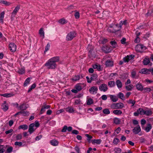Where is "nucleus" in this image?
Returning a JSON list of instances; mask_svg holds the SVG:
<instances>
[{
  "instance_id": "obj_4",
  "label": "nucleus",
  "mask_w": 153,
  "mask_h": 153,
  "mask_svg": "<svg viewBox=\"0 0 153 153\" xmlns=\"http://www.w3.org/2000/svg\"><path fill=\"white\" fill-rule=\"evenodd\" d=\"M76 36V33L74 31L70 32L67 35L66 37V40L71 41Z\"/></svg>"
},
{
  "instance_id": "obj_3",
  "label": "nucleus",
  "mask_w": 153,
  "mask_h": 153,
  "mask_svg": "<svg viewBox=\"0 0 153 153\" xmlns=\"http://www.w3.org/2000/svg\"><path fill=\"white\" fill-rule=\"evenodd\" d=\"M119 30V29L116 26V25L114 26L110 25L107 29L108 32L112 33H115Z\"/></svg>"
},
{
  "instance_id": "obj_49",
  "label": "nucleus",
  "mask_w": 153,
  "mask_h": 153,
  "mask_svg": "<svg viewBox=\"0 0 153 153\" xmlns=\"http://www.w3.org/2000/svg\"><path fill=\"white\" fill-rule=\"evenodd\" d=\"M120 140L118 138H116L114 139L113 141V143L115 145H117L120 142Z\"/></svg>"
},
{
  "instance_id": "obj_38",
  "label": "nucleus",
  "mask_w": 153,
  "mask_h": 153,
  "mask_svg": "<svg viewBox=\"0 0 153 153\" xmlns=\"http://www.w3.org/2000/svg\"><path fill=\"white\" fill-rule=\"evenodd\" d=\"M114 123L116 124H119L120 123V119L117 118H115L114 120Z\"/></svg>"
},
{
  "instance_id": "obj_11",
  "label": "nucleus",
  "mask_w": 153,
  "mask_h": 153,
  "mask_svg": "<svg viewBox=\"0 0 153 153\" xmlns=\"http://www.w3.org/2000/svg\"><path fill=\"white\" fill-rule=\"evenodd\" d=\"M141 130L140 127L139 125H138L133 129L132 131L135 134H137L141 131Z\"/></svg>"
},
{
  "instance_id": "obj_32",
  "label": "nucleus",
  "mask_w": 153,
  "mask_h": 153,
  "mask_svg": "<svg viewBox=\"0 0 153 153\" xmlns=\"http://www.w3.org/2000/svg\"><path fill=\"white\" fill-rule=\"evenodd\" d=\"M0 3L1 4H3L5 5L6 6H8L10 5L11 4V3L8 2L7 1H6L4 0H1L0 1Z\"/></svg>"
},
{
  "instance_id": "obj_8",
  "label": "nucleus",
  "mask_w": 153,
  "mask_h": 153,
  "mask_svg": "<svg viewBox=\"0 0 153 153\" xmlns=\"http://www.w3.org/2000/svg\"><path fill=\"white\" fill-rule=\"evenodd\" d=\"M9 49L11 52H15L16 49V45L13 43H11L9 45Z\"/></svg>"
},
{
  "instance_id": "obj_28",
  "label": "nucleus",
  "mask_w": 153,
  "mask_h": 153,
  "mask_svg": "<svg viewBox=\"0 0 153 153\" xmlns=\"http://www.w3.org/2000/svg\"><path fill=\"white\" fill-rule=\"evenodd\" d=\"M115 82L114 81H110L108 82V85L110 88H112L115 86Z\"/></svg>"
},
{
  "instance_id": "obj_48",
  "label": "nucleus",
  "mask_w": 153,
  "mask_h": 153,
  "mask_svg": "<svg viewBox=\"0 0 153 153\" xmlns=\"http://www.w3.org/2000/svg\"><path fill=\"white\" fill-rule=\"evenodd\" d=\"M13 150V148L11 146L7 148L5 153H10Z\"/></svg>"
},
{
  "instance_id": "obj_23",
  "label": "nucleus",
  "mask_w": 153,
  "mask_h": 153,
  "mask_svg": "<svg viewBox=\"0 0 153 153\" xmlns=\"http://www.w3.org/2000/svg\"><path fill=\"white\" fill-rule=\"evenodd\" d=\"M20 5H18L16 6L13 10V11L12 13L13 14L16 15L17 14V13L18 12L19 10L20 9Z\"/></svg>"
},
{
  "instance_id": "obj_52",
  "label": "nucleus",
  "mask_w": 153,
  "mask_h": 153,
  "mask_svg": "<svg viewBox=\"0 0 153 153\" xmlns=\"http://www.w3.org/2000/svg\"><path fill=\"white\" fill-rule=\"evenodd\" d=\"M76 89L78 91H79L81 90L82 89L81 86L79 84H77L76 85Z\"/></svg>"
},
{
  "instance_id": "obj_14",
  "label": "nucleus",
  "mask_w": 153,
  "mask_h": 153,
  "mask_svg": "<svg viewBox=\"0 0 153 153\" xmlns=\"http://www.w3.org/2000/svg\"><path fill=\"white\" fill-rule=\"evenodd\" d=\"M153 14V7L150 6L149 7V10L148 12L146 14V16H151Z\"/></svg>"
},
{
  "instance_id": "obj_21",
  "label": "nucleus",
  "mask_w": 153,
  "mask_h": 153,
  "mask_svg": "<svg viewBox=\"0 0 153 153\" xmlns=\"http://www.w3.org/2000/svg\"><path fill=\"white\" fill-rule=\"evenodd\" d=\"M110 99L113 102H116L118 101V98L116 96L114 95H110Z\"/></svg>"
},
{
  "instance_id": "obj_35",
  "label": "nucleus",
  "mask_w": 153,
  "mask_h": 153,
  "mask_svg": "<svg viewBox=\"0 0 153 153\" xmlns=\"http://www.w3.org/2000/svg\"><path fill=\"white\" fill-rule=\"evenodd\" d=\"M39 34L41 36H42L43 39L44 38V32L43 30V28H41L39 30Z\"/></svg>"
},
{
  "instance_id": "obj_64",
  "label": "nucleus",
  "mask_w": 153,
  "mask_h": 153,
  "mask_svg": "<svg viewBox=\"0 0 153 153\" xmlns=\"http://www.w3.org/2000/svg\"><path fill=\"white\" fill-rule=\"evenodd\" d=\"M146 123V121L145 119H141V124L142 125H144Z\"/></svg>"
},
{
  "instance_id": "obj_20",
  "label": "nucleus",
  "mask_w": 153,
  "mask_h": 153,
  "mask_svg": "<svg viewBox=\"0 0 153 153\" xmlns=\"http://www.w3.org/2000/svg\"><path fill=\"white\" fill-rule=\"evenodd\" d=\"M152 128V125L150 123L147 124V126L145 128L144 130L147 132H149Z\"/></svg>"
},
{
  "instance_id": "obj_7",
  "label": "nucleus",
  "mask_w": 153,
  "mask_h": 153,
  "mask_svg": "<svg viewBox=\"0 0 153 153\" xmlns=\"http://www.w3.org/2000/svg\"><path fill=\"white\" fill-rule=\"evenodd\" d=\"M35 124L34 123L30 124L29 126L28 132L30 134L33 133L36 129V128H34Z\"/></svg>"
},
{
  "instance_id": "obj_56",
  "label": "nucleus",
  "mask_w": 153,
  "mask_h": 153,
  "mask_svg": "<svg viewBox=\"0 0 153 153\" xmlns=\"http://www.w3.org/2000/svg\"><path fill=\"white\" fill-rule=\"evenodd\" d=\"M22 138V135L21 134H18L16 136V140H19Z\"/></svg>"
},
{
  "instance_id": "obj_22",
  "label": "nucleus",
  "mask_w": 153,
  "mask_h": 153,
  "mask_svg": "<svg viewBox=\"0 0 153 153\" xmlns=\"http://www.w3.org/2000/svg\"><path fill=\"white\" fill-rule=\"evenodd\" d=\"M91 142L93 144L96 143L97 144H100L101 143L102 140L100 139H94L91 140Z\"/></svg>"
},
{
  "instance_id": "obj_27",
  "label": "nucleus",
  "mask_w": 153,
  "mask_h": 153,
  "mask_svg": "<svg viewBox=\"0 0 153 153\" xmlns=\"http://www.w3.org/2000/svg\"><path fill=\"white\" fill-rule=\"evenodd\" d=\"M116 84L118 88H121L122 86L121 82L119 80H117L116 81Z\"/></svg>"
},
{
  "instance_id": "obj_57",
  "label": "nucleus",
  "mask_w": 153,
  "mask_h": 153,
  "mask_svg": "<svg viewBox=\"0 0 153 153\" xmlns=\"http://www.w3.org/2000/svg\"><path fill=\"white\" fill-rule=\"evenodd\" d=\"M143 90L145 92H149L151 91V89L149 88H143Z\"/></svg>"
},
{
  "instance_id": "obj_53",
  "label": "nucleus",
  "mask_w": 153,
  "mask_h": 153,
  "mask_svg": "<svg viewBox=\"0 0 153 153\" xmlns=\"http://www.w3.org/2000/svg\"><path fill=\"white\" fill-rule=\"evenodd\" d=\"M97 77V76L96 74H93L91 77L90 78V79L92 80H96Z\"/></svg>"
},
{
  "instance_id": "obj_45",
  "label": "nucleus",
  "mask_w": 153,
  "mask_h": 153,
  "mask_svg": "<svg viewBox=\"0 0 153 153\" xmlns=\"http://www.w3.org/2000/svg\"><path fill=\"white\" fill-rule=\"evenodd\" d=\"M103 113L106 114H110V112L108 108L104 109L102 111Z\"/></svg>"
},
{
  "instance_id": "obj_41",
  "label": "nucleus",
  "mask_w": 153,
  "mask_h": 153,
  "mask_svg": "<svg viewBox=\"0 0 153 153\" xmlns=\"http://www.w3.org/2000/svg\"><path fill=\"white\" fill-rule=\"evenodd\" d=\"M66 110L67 112L70 113H73L74 111V110L73 108L72 107L67 108L66 109Z\"/></svg>"
},
{
  "instance_id": "obj_54",
  "label": "nucleus",
  "mask_w": 153,
  "mask_h": 153,
  "mask_svg": "<svg viewBox=\"0 0 153 153\" xmlns=\"http://www.w3.org/2000/svg\"><path fill=\"white\" fill-rule=\"evenodd\" d=\"M93 103V100L91 98H89L87 100V104L88 105H90Z\"/></svg>"
},
{
  "instance_id": "obj_55",
  "label": "nucleus",
  "mask_w": 153,
  "mask_h": 153,
  "mask_svg": "<svg viewBox=\"0 0 153 153\" xmlns=\"http://www.w3.org/2000/svg\"><path fill=\"white\" fill-rule=\"evenodd\" d=\"M85 136L88 137L87 140L88 142H90L91 141V139L92 138V136L89 135L88 134H85Z\"/></svg>"
},
{
  "instance_id": "obj_44",
  "label": "nucleus",
  "mask_w": 153,
  "mask_h": 153,
  "mask_svg": "<svg viewBox=\"0 0 153 153\" xmlns=\"http://www.w3.org/2000/svg\"><path fill=\"white\" fill-rule=\"evenodd\" d=\"M80 78V76L79 75L75 76L73 77L71 79L73 81H76L78 80Z\"/></svg>"
},
{
  "instance_id": "obj_19",
  "label": "nucleus",
  "mask_w": 153,
  "mask_h": 153,
  "mask_svg": "<svg viewBox=\"0 0 153 153\" xmlns=\"http://www.w3.org/2000/svg\"><path fill=\"white\" fill-rule=\"evenodd\" d=\"M6 103V101H4L1 105L2 109L5 111H7L8 109V106Z\"/></svg>"
},
{
  "instance_id": "obj_2",
  "label": "nucleus",
  "mask_w": 153,
  "mask_h": 153,
  "mask_svg": "<svg viewBox=\"0 0 153 153\" xmlns=\"http://www.w3.org/2000/svg\"><path fill=\"white\" fill-rule=\"evenodd\" d=\"M124 107L123 104L122 102L113 103L110 106V108L113 109H120Z\"/></svg>"
},
{
  "instance_id": "obj_10",
  "label": "nucleus",
  "mask_w": 153,
  "mask_h": 153,
  "mask_svg": "<svg viewBox=\"0 0 153 153\" xmlns=\"http://www.w3.org/2000/svg\"><path fill=\"white\" fill-rule=\"evenodd\" d=\"M145 49V47L143 45L140 44L137 45L135 47L136 51L139 52H142Z\"/></svg>"
},
{
  "instance_id": "obj_29",
  "label": "nucleus",
  "mask_w": 153,
  "mask_h": 153,
  "mask_svg": "<svg viewBox=\"0 0 153 153\" xmlns=\"http://www.w3.org/2000/svg\"><path fill=\"white\" fill-rule=\"evenodd\" d=\"M19 109L21 110H24L26 109L27 107L25 104L24 103L21 105L19 107Z\"/></svg>"
},
{
  "instance_id": "obj_61",
  "label": "nucleus",
  "mask_w": 153,
  "mask_h": 153,
  "mask_svg": "<svg viewBox=\"0 0 153 153\" xmlns=\"http://www.w3.org/2000/svg\"><path fill=\"white\" fill-rule=\"evenodd\" d=\"M22 144V143L21 142H16L14 143V145L15 146H21Z\"/></svg>"
},
{
  "instance_id": "obj_26",
  "label": "nucleus",
  "mask_w": 153,
  "mask_h": 153,
  "mask_svg": "<svg viewBox=\"0 0 153 153\" xmlns=\"http://www.w3.org/2000/svg\"><path fill=\"white\" fill-rule=\"evenodd\" d=\"M32 79V78L28 77L27 78L25 81L24 84V86L26 87L30 83V79Z\"/></svg>"
},
{
  "instance_id": "obj_63",
  "label": "nucleus",
  "mask_w": 153,
  "mask_h": 153,
  "mask_svg": "<svg viewBox=\"0 0 153 153\" xmlns=\"http://www.w3.org/2000/svg\"><path fill=\"white\" fill-rule=\"evenodd\" d=\"M67 129V126H65L63 128H62V132H65L66 131V130Z\"/></svg>"
},
{
  "instance_id": "obj_5",
  "label": "nucleus",
  "mask_w": 153,
  "mask_h": 153,
  "mask_svg": "<svg viewBox=\"0 0 153 153\" xmlns=\"http://www.w3.org/2000/svg\"><path fill=\"white\" fill-rule=\"evenodd\" d=\"M99 89L100 91H106L108 89L107 85L105 84H102L99 86Z\"/></svg>"
},
{
  "instance_id": "obj_17",
  "label": "nucleus",
  "mask_w": 153,
  "mask_h": 153,
  "mask_svg": "<svg viewBox=\"0 0 153 153\" xmlns=\"http://www.w3.org/2000/svg\"><path fill=\"white\" fill-rule=\"evenodd\" d=\"M102 50L105 53H108L111 50L109 47L107 46H103L102 48Z\"/></svg>"
},
{
  "instance_id": "obj_62",
  "label": "nucleus",
  "mask_w": 153,
  "mask_h": 153,
  "mask_svg": "<svg viewBox=\"0 0 153 153\" xmlns=\"http://www.w3.org/2000/svg\"><path fill=\"white\" fill-rule=\"evenodd\" d=\"M45 107L43 105L41 110L40 114H42L45 112Z\"/></svg>"
},
{
  "instance_id": "obj_33",
  "label": "nucleus",
  "mask_w": 153,
  "mask_h": 153,
  "mask_svg": "<svg viewBox=\"0 0 153 153\" xmlns=\"http://www.w3.org/2000/svg\"><path fill=\"white\" fill-rule=\"evenodd\" d=\"M134 86L133 85H126V88L128 91H130L132 90Z\"/></svg>"
},
{
  "instance_id": "obj_25",
  "label": "nucleus",
  "mask_w": 153,
  "mask_h": 153,
  "mask_svg": "<svg viewBox=\"0 0 153 153\" xmlns=\"http://www.w3.org/2000/svg\"><path fill=\"white\" fill-rule=\"evenodd\" d=\"M50 143L52 145L54 146H56L58 145V142L57 140L53 139L51 141Z\"/></svg>"
},
{
  "instance_id": "obj_16",
  "label": "nucleus",
  "mask_w": 153,
  "mask_h": 153,
  "mask_svg": "<svg viewBox=\"0 0 153 153\" xmlns=\"http://www.w3.org/2000/svg\"><path fill=\"white\" fill-rule=\"evenodd\" d=\"M140 73L144 74H149L150 73V69L143 68L141 70L140 72Z\"/></svg>"
},
{
  "instance_id": "obj_6",
  "label": "nucleus",
  "mask_w": 153,
  "mask_h": 153,
  "mask_svg": "<svg viewBox=\"0 0 153 153\" xmlns=\"http://www.w3.org/2000/svg\"><path fill=\"white\" fill-rule=\"evenodd\" d=\"M98 90L97 86H92L89 89V90L90 93L94 94L97 93Z\"/></svg>"
},
{
  "instance_id": "obj_34",
  "label": "nucleus",
  "mask_w": 153,
  "mask_h": 153,
  "mask_svg": "<svg viewBox=\"0 0 153 153\" xmlns=\"http://www.w3.org/2000/svg\"><path fill=\"white\" fill-rule=\"evenodd\" d=\"M28 128V126L26 124L21 125L19 126V129H22L23 130H26Z\"/></svg>"
},
{
  "instance_id": "obj_37",
  "label": "nucleus",
  "mask_w": 153,
  "mask_h": 153,
  "mask_svg": "<svg viewBox=\"0 0 153 153\" xmlns=\"http://www.w3.org/2000/svg\"><path fill=\"white\" fill-rule=\"evenodd\" d=\"M20 113V114H21L24 116H26L28 115L29 114V113L28 112L24 111L19 112L18 113Z\"/></svg>"
},
{
  "instance_id": "obj_30",
  "label": "nucleus",
  "mask_w": 153,
  "mask_h": 153,
  "mask_svg": "<svg viewBox=\"0 0 153 153\" xmlns=\"http://www.w3.org/2000/svg\"><path fill=\"white\" fill-rule=\"evenodd\" d=\"M122 113V111L120 110H116L113 111V113L117 115H120Z\"/></svg>"
},
{
  "instance_id": "obj_36",
  "label": "nucleus",
  "mask_w": 153,
  "mask_h": 153,
  "mask_svg": "<svg viewBox=\"0 0 153 153\" xmlns=\"http://www.w3.org/2000/svg\"><path fill=\"white\" fill-rule=\"evenodd\" d=\"M145 111V110L142 108H139L137 109V112H139L140 114V115H144Z\"/></svg>"
},
{
  "instance_id": "obj_58",
  "label": "nucleus",
  "mask_w": 153,
  "mask_h": 153,
  "mask_svg": "<svg viewBox=\"0 0 153 153\" xmlns=\"http://www.w3.org/2000/svg\"><path fill=\"white\" fill-rule=\"evenodd\" d=\"M50 47V45L49 43H48L45 47L44 52H47V51H48L49 50Z\"/></svg>"
},
{
  "instance_id": "obj_18",
  "label": "nucleus",
  "mask_w": 153,
  "mask_h": 153,
  "mask_svg": "<svg viewBox=\"0 0 153 153\" xmlns=\"http://www.w3.org/2000/svg\"><path fill=\"white\" fill-rule=\"evenodd\" d=\"M150 62V60L149 58L148 57H145L143 61V64L145 65H148Z\"/></svg>"
},
{
  "instance_id": "obj_42",
  "label": "nucleus",
  "mask_w": 153,
  "mask_h": 153,
  "mask_svg": "<svg viewBox=\"0 0 153 153\" xmlns=\"http://www.w3.org/2000/svg\"><path fill=\"white\" fill-rule=\"evenodd\" d=\"M118 96L119 98L123 100H124L125 99L123 93L120 92L118 94Z\"/></svg>"
},
{
  "instance_id": "obj_24",
  "label": "nucleus",
  "mask_w": 153,
  "mask_h": 153,
  "mask_svg": "<svg viewBox=\"0 0 153 153\" xmlns=\"http://www.w3.org/2000/svg\"><path fill=\"white\" fill-rule=\"evenodd\" d=\"M110 44L114 48H116L118 47L117 42L114 40L111 41Z\"/></svg>"
},
{
  "instance_id": "obj_51",
  "label": "nucleus",
  "mask_w": 153,
  "mask_h": 153,
  "mask_svg": "<svg viewBox=\"0 0 153 153\" xmlns=\"http://www.w3.org/2000/svg\"><path fill=\"white\" fill-rule=\"evenodd\" d=\"M59 22L61 24H64L66 23L65 19L62 18L60 19L59 21Z\"/></svg>"
},
{
  "instance_id": "obj_31",
  "label": "nucleus",
  "mask_w": 153,
  "mask_h": 153,
  "mask_svg": "<svg viewBox=\"0 0 153 153\" xmlns=\"http://www.w3.org/2000/svg\"><path fill=\"white\" fill-rule=\"evenodd\" d=\"M4 14L5 12L4 11L2 12L0 14V22L2 23H3V19L4 18Z\"/></svg>"
},
{
  "instance_id": "obj_40",
  "label": "nucleus",
  "mask_w": 153,
  "mask_h": 153,
  "mask_svg": "<svg viewBox=\"0 0 153 153\" xmlns=\"http://www.w3.org/2000/svg\"><path fill=\"white\" fill-rule=\"evenodd\" d=\"M131 76L133 78L137 79L138 78V77L136 75V73L135 71H133L131 72Z\"/></svg>"
},
{
  "instance_id": "obj_60",
  "label": "nucleus",
  "mask_w": 153,
  "mask_h": 153,
  "mask_svg": "<svg viewBox=\"0 0 153 153\" xmlns=\"http://www.w3.org/2000/svg\"><path fill=\"white\" fill-rule=\"evenodd\" d=\"M74 16L76 19H77L79 17V13L78 12H76L74 14Z\"/></svg>"
},
{
  "instance_id": "obj_13",
  "label": "nucleus",
  "mask_w": 153,
  "mask_h": 153,
  "mask_svg": "<svg viewBox=\"0 0 153 153\" xmlns=\"http://www.w3.org/2000/svg\"><path fill=\"white\" fill-rule=\"evenodd\" d=\"M127 23V21L126 20H125L124 21H121L119 23V25L118 24H116V26L117 27V28L119 29V30L121 29L122 26L123 25H126Z\"/></svg>"
},
{
  "instance_id": "obj_59",
  "label": "nucleus",
  "mask_w": 153,
  "mask_h": 153,
  "mask_svg": "<svg viewBox=\"0 0 153 153\" xmlns=\"http://www.w3.org/2000/svg\"><path fill=\"white\" fill-rule=\"evenodd\" d=\"M25 72V70L24 68H21L18 71V73L21 74H23Z\"/></svg>"
},
{
  "instance_id": "obj_50",
  "label": "nucleus",
  "mask_w": 153,
  "mask_h": 153,
  "mask_svg": "<svg viewBox=\"0 0 153 153\" xmlns=\"http://www.w3.org/2000/svg\"><path fill=\"white\" fill-rule=\"evenodd\" d=\"M1 95L4 97H9L12 96L13 95L11 94L5 93L2 94Z\"/></svg>"
},
{
  "instance_id": "obj_46",
  "label": "nucleus",
  "mask_w": 153,
  "mask_h": 153,
  "mask_svg": "<svg viewBox=\"0 0 153 153\" xmlns=\"http://www.w3.org/2000/svg\"><path fill=\"white\" fill-rule=\"evenodd\" d=\"M4 146L3 145H0V153H3L5 151V149H4Z\"/></svg>"
},
{
  "instance_id": "obj_39",
  "label": "nucleus",
  "mask_w": 153,
  "mask_h": 153,
  "mask_svg": "<svg viewBox=\"0 0 153 153\" xmlns=\"http://www.w3.org/2000/svg\"><path fill=\"white\" fill-rule=\"evenodd\" d=\"M144 112V115H146V116H150L152 114V112L150 110L145 111V112Z\"/></svg>"
},
{
  "instance_id": "obj_1",
  "label": "nucleus",
  "mask_w": 153,
  "mask_h": 153,
  "mask_svg": "<svg viewBox=\"0 0 153 153\" xmlns=\"http://www.w3.org/2000/svg\"><path fill=\"white\" fill-rule=\"evenodd\" d=\"M59 56H55L49 59L45 64L48 69H55L57 66L56 62L59 61Z\"/></svg>"
},
{
  "instance_id": "obj_43",
  "label": "nucleus",
  "mask_w": 153,
  "mask_h": 153,
  "mask_svg": "<svg viewBox=\"0 0 153 153\" xmlns=\"http://www.w3.org/2000/svg\"><path fill=\"white\" fill-rule=\"evenodd\" d=\"M127 102L128 104H132V106H133L136 103V101L134 100H133L131 99H130L128 100L127 101Z\"/></svg>"
},
{
  "instance_id": "obj_47",
  "label": "nucleus",
  "mask_w": 153,
  "mask_h": 153,
  "mask_svg": "<svg viewBox=\"0 0 153 153\" xmlns=\"http://www.w3.org/2000/svg\"><path fill=\"white\" fill-rule=\"evenodd\" d=\"M114 151L115 153H120L121 152V149L120 148H116L114 149Z\"/></svg>"
},
{
  "instance_id": "obj_9",
  "label": "nucleus",
  "mask_w": 153,
  "mask_h": 153,
  "mask_svg": "<svg viewBox=\"0 0 153 153\" xmlns=\"http://www.w3.org/2000/svg\"><path fill=\"white\" fill-rule=\"evenodd\" d=\"M134 57V56L132 54L130 55H127L123 58V60L124 62H128L130 60L133 59Z\"/></svg>"
},
{
  "instance_id": "obj_12",
  "label": "nucleus",
  "mask_w": 153,
  "mask_h": 153,
  "mask_svg": "<svg viewBox=\"0 0 153 153\" xmlns=\"http://www.w3.org/2000/svg\"><path fill=\"white\" fill-rule=\"evenodd\" d=\"M136 88L137 90L139 91H142L143 90V86L141 83L139 82L136 84L135 85Z\"/></svg>"
},
{
  "instance_id": "obj_15",
  "label": "nucleus",
  "mask_w": 153,
  "mask_h": 153,
  "mask_svg": "<svg viewBox=\"0 0 153 153\" xmlns=\"http://www.w3.org/2000/svg\"><path fill=\"white\" fill-rule=\"evenodd\" d=\"M113 62L110 60H107L105 62L106 66L107 67H111L113 65Z\"/></svg>"
}]
</instances>
